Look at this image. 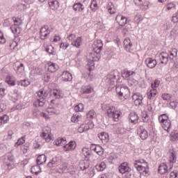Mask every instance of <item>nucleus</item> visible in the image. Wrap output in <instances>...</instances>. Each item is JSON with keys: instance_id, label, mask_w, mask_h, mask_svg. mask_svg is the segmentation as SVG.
Instances as JSON below:
<instances>
[{"instance_id": "nucleus-1", "label": "nucleus", "mask_w": 178, "mask_h": 178, "mask_svg": "<svg viewBox=\"0 0 178 178\" xmlns=\"http://www.w3.org/2000/svg\"><path fill=\"white\" fill-rule=\"evenodd\" d=\"M104 47V43H102V40H98L95 42L93 45V52L90 53L89 58L90 59H93L95 62L99 60L101 58V51H102V48Z\"/></svg>"}, {"instance_id": "nucleus-2", "label": "nucleus", "mask_w": 178, "mask_h": 178, "mask_svg": "<svg viewBox=\"0 0 178 178\" xmlns=\"http://www.w3.org/2000/svg\"><path fill=\"white\" fill-rule=\"evenodd\" d=\"M106 86H116L118 83H120V75L118 70H114L107 74L105 79Z\"/></svg>"}, {"instance_id": "nucleus-3", "label": "nucleus", "mask_w": 178, "mask_h": 178, "mask_svg": "<svg viewBox=\"0 0 178 178\" xmlns=\"http://www.w3.org/2000/svg\"><path fill=\"white\" fill-rule=\"evenodd\" d=\"M6 156L7 158V161L3 162V168L6 172H10V170H13V169L16 168V165L15 164L16 159L12 152L7 153Z\"/></svg>"}, {"instance_id": "nucleus-4", "label": "nucleus", "mask_w": 178, "mask_h": 178, "mask_svg": "<svg viewBox=\"0 0 178 178\" xmlns=\"http://www.w3.org/2000/svg\"><path fill=\"white\" fill-rule=\"evenodd\" d=\"M38 97L33 102V106H44L45 105V99L48 97V91L45 89H40L37 92Z\"/></svg>"}, {"instance_id": "nucleus-5", "label": "nucleus", "mask_w": 178, "mask_h": 178, "mask_svg": "<svg viewBox=\"0 0 178 178\" xmlns=\"http://www.w3.org/2000/svg\"><path fill=\"white\" fill-rule=\"evenodd\" d=\"M116 94L120 99H127L130 97V89L127 86L121 85L115 88Z\"/></svg>"}, {"instance_id": "nucleus-6", "label": "nucleus", "mask_w": 178, "mask_h": 178, "mask_svg": "<svg viewBox=\"0 0 178 178\" xmlns=\"http://www.w3.org/2000/svg\"><path fill=\"white\" fill-rule=\"evenodd\" d=\"M142 162L145 163L144 165L134 163V167L138 170V172L142 173L143 176L148 177L149 175V166H148V163H145V161L144 160H142Z\"/></svg>"}, {"instance_id": "nucleus-7", "label": "nucleus", "mask_w": 178, "mask_h": 178, "mask_svg": "<svg viewBox=\"0 0 178 178\" xmlns=\"http://www.w3.org/2000/svg\"><path fill=\"white\" fill-rule=\"evenodd\" d=\"M115 20L117 23H118L119 26L121 27H123L124 26H126V24H129L130 22H131V19H129L122 15H118L115 17Z\"/></svg>"}, {"instance_id": "nucleus-8", "label": "nucleus", "mask_w": 178, "mask_h": 178, "mask_svg": "<svg viewBox=\"0 0 178 178\" xmlns=\"http://www.w3.org/2000/svg\"><path fill=\"white\" fill-rule=\"evenodd\" d=\"M118 170L120 172H121L123 175L124 173L131 172V168H130V166H129V163L124 162V163H122L118 166Z\"/></svg>"}, {"instance_id": "nucleus-9", "label": "nucleus", "mask_w": 178, "mask_h": 178, "mask_svg": "<svg viewBox=\"0 0 178 178\" xmlns=\"http://www.w3.org/2000/svg\"><path fill=\"white\" fill-rule=\"evenodd\" d=\"M159 121L162 123V127L165 131L169 133V129L172 127V122H168V121L164 120L161 115L159 116Z\"/></svg>"}, {"instance_id": "nucleus-10", "label": "nucleus", "mask_w": 178, "mask_h": 178, "mask_svg": "<svg viewBox=\"0 0 178 178\" xmlns=\"http://www.w3.org/2000/svg\"><path fill=\"white\" fill-rule=\"evenodd\" d=\"M90 149L96 152L97 155H102L104 154V148L99 145L92 143L90 145Z\"/></svg>"}, {"instance_id": "nucleus-11", "label": "nucleus", "mask_w": 178, "mask_h": 178, "mask_svg": "<svg viewBox=\"0 0 178 178\" xmlns=\"http://www.w3.org/2000/svg\"><path fill=\"white\" fill-rule=\"evenodd\" d=\"M14 70H15L17 74H22L24 72V64L21 62H16L13 65Z\"/></svg>"}, {"instance_id": "nucleus-12", "label": "nucleus", "mask_w": 178, "mask_h": 178, "mask_svg": "<svg viewBox=\"0 0 178 178\" xmlns=\"http://www.w3.org/2000/svg\"><path fill=\"white\" fill-rule=\"evenodd\" d=\"M76 147H77V144L76 141L71 140L67 144L63 146L64 151L67 152V151H74L76 149Z\"/></svg>"}, {"instance_id": "nucleus-13", "label": "nucleus", "mask_w": 178, "mask_h": 178, "mask_svg": "<svg viewBox=\"0 0 178 178\" xmlns=\"http://www.w3.org/2000/svg\"><path fill=\"white\" fill-rule=\"evenodd\" d=\"M145 63L149 69H154V67L156 66L158 62H156L155 58H147L145 59Z\"/></svg>"}, {"instance_id": "nucleus-14", "label": "nucleus", "mask_w": 178, "mask_h": 178, "mask_svg": "<svg viewBox=\"0 0 178 178\" xmlns=\"http://www.w3.org/2000/svg\"><path fill=\"white\" fill-rule=\"evenodd\" d=\"M49 35V32H48V26H44L42 27L40 31V35L41 40H47L48 38V35Z\"/></svg>"}, {"instance_id": "nucleus-15", "label": "nucleus", "mask_w": 178, "mask_h": 178, "mask_svg": "<svg viewBox=\"0 0 178 178\" xmlns=\"http://www.w3.org/2000/svg\"><path fill=\"white\" fill-rule=\"evenodd\" d=\"M138 134H139V137L141 140H147V138H148V131L143 127H140L138 129Z\"/></svg>"}, {"instance_id": "nucleus-16", "label": "nucleus", "mask_w": 178, "mask_h": 178, "mask_svg": "<svg viewBox=\"0 0 178 178\" xmlns=\"http://www.w3.org/2000/svg\"><path fill=\"white\" fill-rule=\"evenodd\" d=\"M128 118L129 119V122L133 124H137V123H138L139 118H138V114H137V113L131 112L129 115Z\"/></svg>"}, {"instance_id": "nucleus-17", "label": "nucleus", "mask_w": 178, "mask_h": 178, "mask_svg": "<svg viewBox=\"0 0 178 178\" xmlns=\"http://www.w3.org/2000/svg\"><path fill=\"white\" fill-rule=\"evenodd\" d=\"M133 76H136V72L134 71L124 70L122 72V77H123V79H126L127 80H129Z\"/></svg>"}, {"instance_id": "nucleus-18", "label": "nucleus", "mask_w": 178, "mask_h": 178, "mask_svg": "<svg viewBox=\"0 0 178 178\" xmlns=\"http://www.w3.org/2000/svg\"><path fill=\"white\" fill-rule=\"evenodd\" d=\"M99 140L103 143V144H106L109 143V135L106 132H102L98 134Z\"/></svg>"}, {"instance_id": "nucleus-19", "label": "nucleus", "mask_w": 178, "mask_h": 178, "mask_svg": "<svg viewBox=\"0 0 178 178\" xmlns=\"http://www.w3.org/2000/svg\"><path fill=\"white\" fill-rule=\"evenodd\" d=\"M159 59L161 60V63L163 65H168V62L169 61V54H168V53L162 52L159 55Z\"/></svg>"}, {"instance_id": "nucleus-20", "label": "nucleus", "mask_w": 178, "mask_h": 178, "mask_svg": "<svg viewBox=\"0 0 178 178\" xmlns=\"http://www.w3.org/2000/svg\"><path fill=\"white\" fill-rule=\"evenodd\" d=\"M123 44H124V49L128 51V52H130V49H131V47H133V43L131 42V40H130L129 38H127L124 40Z\"/></svg>"}, {"instance_id": "nucleus-21", "label": "nucleus", "mask_w": 178, "mask_h": 178, "mask_svg": "<svg viewBox=\"0 0 178 178\" xmlns=\"http://www.w3.org/2000/svg\"><path fill=\"white\" fill-rule=\"evenodd\" d=\"M158 172L160 175H165V173H168V165L165 163H161L159 166Z\"/></svg>"}, {"instance_id": "nucleus-22", "label": "nucleus", "mask_w": 178, "mask_h": 178, "mask_svg": "<svg viewBox=\"0 0 178 178\" xmlns=\"http://www.w3.org/2000/svg\"><path fill=\"white\" fill-rule=\"evenodd\" d=\"M45 162H47V156L45 154H40L36 159L38 165H43Z\"/></svg>"}, {"instance_id": "nucleus-23", "label": "nucleus", "mask_w": 178, "mask_h": 178, "mask_svg": "<svg viewBox=\"0 0 178 178\" xmlns=\"http://www.w3.org/2000/svg\"><path fill=\"white\" fill-rule=\"evenodd\" d=\"M81 91L82 94H91V92L94 91V88H92L90 85L85 86H82Z\"/></svg>"}, {"instance_id": "nucleus-24", "label": "nucleus", "mask_w": 178, "mask_h": 178, "mask_svg": "<svg viewBox=\"0 0 178 178\" xmlns=\"http://www.w3.org/2000/svg\"><path fill=\"white\" fill-rule=\"evenodd\" d=\"M48 72L51 73H55L56 70H58V65L55 64L54 63L49 62L48 63Z\"/></svg>"}, {"instance_id": "nucleus-25", "label": "nucleus", "mask_w": 178, "mask_h": 178, "mask_svg": "<svg viewBox=\"0 0 178 178\" xmlns=\"http://www.w3.org/2000/svg\"><path fill=\"white\" fill-rule=\"evenodd\" d=\"M90 168V163L88 161H81L79 163V169L80 170H86V169H88Z\"/></svg>"}, {"instance_id": "nucleus-26", "label": "nucleus", "mask_w": 178, "mask_h": 178, "mask_svg": "<svg viewBox=\"0 0 178 178\" xmlns=\"http://www.w3.org/2000/svg\"><path fill=\"white\" fill-rule=\"evenodd\" d=\"M62 79L63 81H72L73 79V76H72V74L69 72H65L63 73Z\"/></svg>"}, {"instance_id": "nucleus-27", "label": "nucleus", "mask_w": 178, "mask_h": 178, "mask_svg": "<svg viewBox=\"0 0 178 178\" xmlns=\"http://www.w3.org/2000/svg\"><path fill=\"white\" fill-rule=\"evenodd\" d=\"M157 94L158 90H156V88H152V89H150L149 91L147 92L148 99H152V98H155Z\"/></svg>"}, {"instance_id": "nucleus-28", "label": "nucleus", "mask_w": 178, "mask_h": 178, "mask_svg": "<svg viewBox=\"0 0 178 178\" xmlns=\"http://www.w3.org/2000/svg\"><path fill=\"white\" fill-rule=\"evenodd\" d=\"M96 170H97V172H104V170H105V169H106V163H105L104 161L101 162L99 164H97L95 166Z\"/></svg>"}, {"instance_id": "nucleus-29", "label": "nucleus", "mask_w": 178, "mask_h": 178, "mask_svg": "<svg viewBox=\"0 0 178 178\" xmlns=\"http://www.w3.org/2000/svg\"><path fill=\"white\" fill-rule=\"evenodd\" d=\"M31 173H33L34 175H38L39 173H41V167H40V164L33 165L31 168Z\"/></svg>"}, {"instance_id": "nucleus-30", "label": "nucleus", "mask_w": 178, "mask_h": 178, "mask_svg": "<svg viewBox=\"0 0 178 178\" xmlns=\"http://www.w3.org/2000/svg\"><path fill=\"white\" fill-rule=\"evenodd\" d=\"M31 73L32 74H33V76H42V74H44V71L42 70V68L35 67H33V70L31 71Z\"/></svg>"}, {"instance_id": "nucleus-31", "label": "nucleus", "mask_w": 178, "mask_h": 178, "mask_svg": "<svg viewBox=\"0 0 178 178\" xmlns=\"http://www.w3.org/2000/svg\"><path fill=\"white\" fill-rule=\"evenodd\" d=\"M49 6L52 10H54V9H58L59 8V1L57 0H51L49 1Z\"/></svg>"}, {"instance_id": "nucleus-32", "label": "nucleus", "mask_w": 178, "mask_h": 178, "mask_svg": "<svg viewBox=\"0 0 178 178\" xmlns=\"http://www.w3.org/2000/svg\"><path fill=\"white\" fill-rule=\"evenodd\" d=\"M74 10H78V12H84V5L81 3H76L73 5Z\"/></svg>"}, {"instance_id": "nucleus-33", "label": "nucleus", "mask_w": 178, "mask_h": 178, "mask_svg": "<svg viewBox=\"0 0 178 178\" xmlns=\"http://www.w3.org/2000/svg\"><path fill=\"white\" fill-rule=\"evenodd\" d=\"M176 159H177L176 152L173 151L171 153V157H170V159L169 161V162H170V165H169L170 170V169H172V168H173V163H175Z\"/></svg>"}, {"instance_id": "nucleus-34", "label": "nucleus", "mask_w": 178, "mask_h": 178, "mask_svg": "<svg viewBox=\"0 0 178 178\" xmlns=\"http://www.w3.org/2000/svg\"><path fill=\"white\" fill-rule=\"evenodd\" d=\"M46 52H47L48 55L51 56V55H53V56H55L56 55V51H55V48L52 46H48L45 48Z\"/></svg>"}, {"instance_id": "nucleus-35", "label": "nucleus", "mask_w": 178, "mask_h": 178, "mask_svg": "<svg viewBox=\"0 0 178 178\" xmlns=\"http://www.w3.org/2000/svg\"><path fill=\"white\" fill-rule=\"evenodd\" d=\"M55 144L57 147H65V144H66V138H58L55 142Z\"/></svg>"}, {"instance_id": "nucleus-36", "label": "nucleus", "mask_w": 178, "mask_h": 178, "mask_svg": "<svg viewBox=\"0 0 178 178\" xmlns=\"http://www.w3.org/2000/svg\"><path fill=\"white\" fill-rule=\"evenodd\" d=\"M82 153L84 155L86 161H90V156H91V151L88 148L83 147L82 149Z\"/></svg>"}, {"instance_id": "nucleus-37", "label": "nucleus", "mask_w": 178, "mask_h": 178, "mask_svg": "<svg viewBox=\"0 0 178 178\" xmlns=\"http://www.w3.org/2000/svg\"><path fill=\"white\" fill-rule=\"evenodd\" d=\"M49 168H56L58 166V157H54L48 163Z\"/></svg>"}, {"instance_id": "nucleus-38", "label": "nucleus", "mask_w": 178, "mask_h": 178, "mask_svg": "<svg viewBox=\"0 0 178 178\" xmlns=\"http://www.w3.org/2000/svg\"><path fill=\"white\" fill-rule=\"evenodd\" d=\"M91 129H94V122L92 121H89L87 124L84 126L83 131H87Z\"/></svg>"}, {"instance_id": "nucleus-39", "label": "nucleus", "mask_w": 178, "mask_h": 178, "mask_svg": "<svg viewBox=\"0 0 178 178\" xmlns=\"http://www.w3.org/2000/svg\"><path fill=\"white\" fill-rule=\"evenodd\" d=\"M9 121V116L8 115L4 114L3 115L0 117V126H2V124H5L8 123Z\"/></svg>"}, {"instance_id": "nucleus-40", "label": "nucleus", "mask_w": 178, "mask_h": 178, "mask_svg": "<svg viewBox=\"0 0 178 178\" xmlns=\"http://www.w3.org/2000/svg\"><path fill=\"white\" fill-rule=\"evenodd\" d=\"M18 86H21L22 87H28V86H30L31 82L29 81V79H24L21 80L19 81H17Z\"/></svg>"}, {"instance_id": "nucleus-41", "label": "nucleus", "mask_w": 178, "mask_h": 178, "mask_svg": "<svg viewBox=\"0 0 178 178\" xmlns=\"http://www.w3.org/2000/svg\"><path fill=\"white\" fill-rule=\"evenodd\" d=\"M20 24H22V23L19 22V24H14L10 26V30L13 34H17V33H19L18 30L19 26H20Z\"/></svg>"}, {"instance_id": "nucleus-42", "label": "nucleus", "mask_w": 178, "mask_h": 178, "mask_svg": "<svg viewBox=\"0 0 178 178\" xmlns=\"http://www.w3.org/2000/svg\"><path fill=\"white\" fill-rule=\"evenodd\" d=\"M72 45L76 48H80L81 45V37H78L74 42H72Z\"/></svg>"}, {"instance_id": "nucleus-43", "label": "nucleus", "mask_w": 178, "mask_h": 178, "mask_svg": "<svg viewBox=\"0 0 178 178\" xmlns=\"http://www.w3.org/2000/svg\"><path fill=\"white\" fill-rule=\"evenodd\" d=\"M40 137H42V138H44L46 143H49V141H51V137L49 136V134H47V132H44L42 131V133L40 134Z\"/></svg>"}, {"instance_id": "nucleus-44", "label": "nucleus", "mask_w": 178, "mask_h": 178, "mask_svg": "<svg viewBox=\"0 0 178 178\" xmlns=\"http://www.w3.org/2000/svg\"><path fill=\"white\" fill-rule=\"evenodd\" d=\"M90 8L91 10H92V12H95V10H97V9H98V4L97 3L96 0L91 1Z\"/></svg>"}, {"instance_id": "nucleus-45", "label": "nucleus", "mask_w": 178, "mask_h": 178, "mask_svg": "<svg viewBox=\"0 0 178 178\" xmlns=\"http://www.w3.org/2000/svg\"><path fill=\"white\" fill-rule=\"evenodd\" d=\"M75 112H83L84 111V104L83 103H79L74 106Z\"/></svg>"}, {"instance_id": "nucleus-46", "label": "nucleus", "mask_w": 178, "mask_h": 178, "mask_svg": "<svg viewBox=\"0 0 178 178\" xmlns=\"http://www.w3.org/2000/svg\"><path fill=\"white\" fill-rule=\"evenodd\" d=\"M6 82L7 83V84H8V86H16V81H15V80H13L12 76L10 75L7 76Z\"/></svg>"}, {"instance_id": "nucleus-47", "label": "nucleus", "mask_w": 178, "mask_h": 178, "mask_svg": "<svg viewBox=\"0 0 178 178\" xmlns=\"http://www.w3.org/2000/svg\"><path fill=\"white\" fill-rule=\"evenodd\" d=\"M115 111H116V108H115V106H111L108 107V108L107 109V115L108 118H111Z\"/></svg>"}, {"instance_id": "nucleus-48", "label": "nucleus", "mask_w": 178, "mask_h": 178, "mask_svg": "<svg viewBox=\"0 0 178 178\" xmlns=\"http://www.w3.org/2000/svg\"><path fill=\"white\" fill-rule=\"evenodd\" d=\"M170 140L171 141H178V132L172 131L170 134Z\"/></svg>"}, {"instance_id": "nucleus-49", "label": "nucleus", "mask_w": 178, "mask_h": 178, "mask_svg": "<svg viewBox=\"0 0 178 178\" xmlns=\"http://www.w3.org/2000/svg\"><path fill=\"white\" fill-rule=\"evenodd\" d=\"M80 118H81V115L74 114L71 118V122H72L73 123H77V122L80 120Z\"/></svg>"}, {"instance_id": "nucleus-50", "label": "nucleus", "mask_w": 178, "mask_h": 178, "mask_svg": "<svg viewBox=\"0 0 178 178\" xmlns=\"http://www.w3.org/2000/svg\"><path fill=\"white\" fill-rule=\"evenodd\" d=\"M95 116V111L94 110H90L86 113L87 119H94Z\"/></svg>"}, {"instance_id": "nucleus-51", "label": "nucleus", "mask_w": 178, "mask_h": 178, "mask_svg": "<svg viewBox=\"0 0 178 178\" xmlns=\"http://www.w3.org/2000/svg\"><path fill=\"white\" fill-rule=\"evenodd\" d=\"M53 95L56 99H60V98H62L60 91L58 90V89L54 90Z\"/></svg>"}, {"instance_id": "nucleus-52", "label": "nucleus", "mask_w": 178, "mask_h": 178, "mask_svg": "<svg viewBox=\"0 0 178 178\" xmlns=\"http://www.w3.org/2000/svg\"><path fill=\"white\" fill-rule=\"evenodd\" d=\"M172 95L169 93H163L161 95V98L164 101H168V102H169V100L172 98Z\"/></svg>"}, {"instance_id": "nucleus-53", "label": "nucleus", "mask_w": 178, "mask_h": 178, "mask_svg": "<svg viewBox=\"0 0 178 178\" xmlns=\"http://www.w3.org/2000/svg\"><path fill=\"white\" fill-rule=\"evenodd\" d=\"M126 131H127L126 129L120 127L117 129L116 133L117 134H121V136H123V134H126Z\"/></svg>"}, {"instance_id": "nucleus-54", "label": "nucleus", "mask_w": 178, "mask_h": 178, "mask_svg": "<svg viewBox=\"0 0 178 178\" xmlns=\"http://www.w3.org/2000/svg\"><path fill=\"white\" fill-rule=\"evenodd\" d=\"M120 117V111L115 110V111H114V113H113V115H111L112 119H115L114 120L116 122V119L118 120L119 118Z\"/></svg>"}, {"instance_id": "nucleus-55", "label": "nucleus", "mask_w": 178, "mask_h": 178, "mask_svg": "<svg viewBox=\"0 0 178 178\" xmlns=\"http://www.w3.org/2000/svg\"><path fill=\"white\" fill-rule=\"evenodd\" d=\"M159 84H161V81L155 79L152 83L151 87L152 88H158V87H159Z\"/></svg>"}, {"instance_id": "nucleus-56", "label": "nucleus", "mask_w": 178, "mask_h": 178, "mask_svg": "<svg viewBox=\"0 0 178 178\" xmlns=\"http://www.w3.org/2000/svg\"><path fill=\"white\" fill-rule=\"evenodd\" d=\"M95 60L92 58H89L88 60L87 66H88L90 68L94 67L95 65Z\"/></svg>"}, {"instance_id": "nucleus-57", "label": "nucleus", "mask_w": 178, "mask_h": 178, "mask_svg": "<svg viewBox=\"0 0 178 178\" xmlns=\"http://www.w3.org/2000/svg\"><path fill=\"white\" fill-rule=\"evenodd\" d=\"M32 115L33 118H38L40 116V110L34 108L32 110Z\"/></svg>"}, {"instance_id": "nucleus-58", "label": "nucleus", "mask_w": 178, "mask_h": 178, "mask_svg": "<svg viewBox=\"0 0 178 178\" xmlns=\"http://www.w3.org/2000/svg\"><path fill=\"white\" fill-rule=\"evenodd\" d=\"M177 105H178L177 100L170 102V108H172V109H176V108H177Z\"/></svg>"}, {"instance_id": "nucleus-59", "label": "nucleus", "mask_w": 178, "mask_h": 178, "mask_svg": "<svg viewBox=\"0 0 178 178\" xmlns=\"http://www.w3.org/2000/svg\"><path fill=\"white\" fill-rule=\"evenodd\" d=\"M6 42V39L3 36V33L0 31V44H5Z\"/></svg>"}, {"instance_id": "nucleus-60", "label": "nucleus", "mask_w": 178, "mask_h": 178, "mask_svg": "<svg viewBox=\"0 0 178 178\" xmlns=\"http://www.w3.org/2000/svg\"><path fill=\"white\" fill-rule=\"evenodd\" d=\"M74 38H76V35H74L73 33H72L67 36V39L69 40V41L71 42V44H72V42L76 40H74Z\"/></svg>"}, {"instance_id": "nucleus-61", "label": "nucleus", "mask_w": 178, "mask_h": 178, "mask_svg": "<svg viewBox=\"0 0 178 178\" xmlns=\"http://www.w3.org/2000/svg\"><path fill=\"white\" fill-rule=\"evenodd\" d=\"M142 118L145 123L148 122V114H147V112L143 113Z\"/></svg>"}, {"instance_id": "nucleus-62", "label": "nucleus", "mask_w": 178, "mask_h": 178, "mask_svg": "<svg viewBox=\"0 0 178 178\" xmlns=\"http://www.w3.org/2000/svg\"><path fill=\"white\" fill-rule=\"evenodd\" d=\"M43 80H44L46 83H48V81H49V80H51V74H45L44 75Z\"/></svg>"}, {"instance_id": "nucleus-63", "label": "nucleus", "mask_w": 178, "mask_h": 178, "mask_svg": "<svg viewBox=\"0 0 178 178\" xmlns=\"http://www.w3.org/2000/svg\"><path fill=\"white\" fill-rule=\"evenodd\" d=\"M177 176H178V173H177V170L172 171L170 173V178H176V177H177Z\"/></svg>"}, {"instance_id": "nucleus-64", "label": "nucleus", "mask_w": 178, "mask_h": 178, "mask_svg": "<svg viewBox=\"0 0 178 178\" xmlns=\"http://www.w3.org/2000/svg\"><path fill=\"white\" fill-rule=\"evenodd\" d=\"M172 22H173L175 24L178 23V15L177 14H176L175 15L172 16Z\"/></svg>"}]
</instances>
